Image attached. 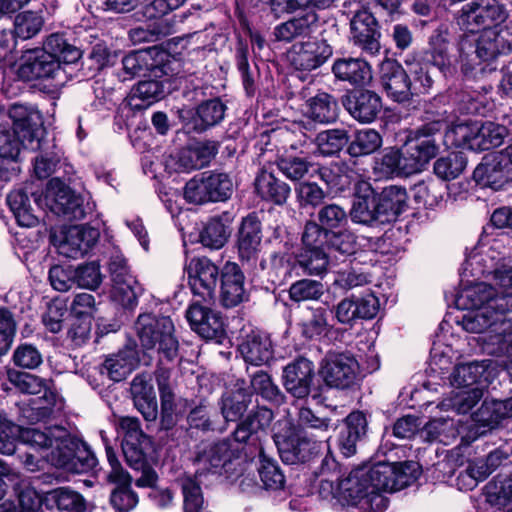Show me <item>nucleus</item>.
<instances>
[{"label": "nucleus", "instance_id": "obj_1", "mask_svg": "<svg viewBox=\"0 0 512 512\" xmlns=\"http://www.w3.org/2000/svg\"><path fill=\"white\" fill-rule=\"evenodd\" d=\"M462 276L492 274L493 284L478 282L462 288L455 304L470 310L457 320L465 331L480 334L488 354L512 352V266L493 268V257L483 247L471 250L462 265Z\"/></svg>", "mask_w": 512, "mask_h": 512}, {"label": "nucleus", "instance_id": "obj_2", "mask_svg": "<svg viewBox=\"0 0 512 512\" xmlns=\"http://www.w3.org/2000/svg\"><path fill=\"white\" fill-rule=\"evenodd\" d=\"M20 440L36 450L46 452L53 466L72 473H86L96 465L95 456L62 427L21 428L0 413V452L12 455Z\"/></svg>", "mask_w": 512, "mask_h": 512}, {"label": "nucleus", "instance_id": "obj_3", "mask_svg": "<svg viewBox=\"0 0 512 512\" xmlns=\"http://www.w3.org/2000/svg\"><path fill=\"white\" fill-rule=\"evenodd\" d=\"M331 427L329 418L317 416L308 407L298 410L295 422L278 421L273 439L282 461L287 464L307 461L318 451L320 444L328 439Z\"/></svg>", "mask_w": 512, "mask_h": 512}, {"label": "nucleus", "instance_id": "obj_4", "mask_svg": "<svg viewBox=\"0 0 512 512\" xmlns=\"http://www.w3.org/2000/svg\"><path fill=\"white\" fill-rule=\"evenodd\" d=\"M80 50L68 43L63 35L51 34L42 48L29 49L20 58L18 74L25 80H49L55 88L63 86L68 75L65 66L76 63Z\"/></svg>", "mask_w": 512, "mask_h": 512}, {"label": "nucleus", "instance_id": "obj_5", "mask_svg": "<svg viewBox=\"0 0 512 512\" xmlns=\"http://www.w3.org/2000/svg\"><path fill=\"white\" fill-rule=\"evenodd\" d=\"M505 126L494 122H458L447 129L445 141L475 152L500 146L507 136Z\"/></svg>", "mask_w": 512, "mask_h": 512}, {"label": "nucleus", "instance_id": "obj_6", "mask_svg": "<svg viewBox=\"0 0 512 512\" xmlns=\"http://www.w3.org/2000/svg\"><path fill=\"white\" fill-rule=\"evenodd\" d=\"M135 329L145 350H157L171 361L178 355V341L174 336V325L169 317H156L141 314L135 323Z\"/></svg>", "mask_w": 512, "mask_h": 512}, {"label": "nucleus", "instance_id": "obj_7", "mask_svg": "<svg viewBox=\"0 0 512 512\" xmlns=\"http://www.w3.org/2000/svg\"><path fill=\"white\" fill-rule=\"evenodd\" d=\"M509 17L506 5L499 0H471L457 12L455 20L467 33H477L502 25Z\"/></svg>", "mask_w": 512, "mask_h": 512}, {"label": "nucleus", "instance_id": "obj_8", "mask_svg": "<svg viewBox=\"0 0 512 512\" xmlns=\"http://www.w3.org/2000/svg\"><path fill=\"white\" fill-rule=\"evenodd\" d=\"M364 468L371 485V494L375 491H399L414 483L420 475L419 464L413 461L402 463L378 462Z\"/></svg>", "mask_w": 512, "mask_h": 512}, {"label": "nucleus", "instance_id": "obj_9", "mask_svg": "<svg viewBox=\"0 0 512 512\" xmlns=\"http://www.w3.org/2000/svg\"><path fill=\"white\" fill-rule=\"evenodd\" d=\"M439 121L423 125L411 132L404 145V167L406 175L421 172L438 153L433 135L442 128Z\"/></svg>", "mask_w": 512, "mask_h": 512}, {"label": "nucleus", "instance_id": "obj_10", "mask_svg": "<svg viewBox=\"0 0 512 512\" xmlns=\"http://www.w3.org/2000/svg\"><path fill=\"white\" fill-rule=\"evenodd\" d=\"M44 203L51 212L68 220L84 219L93 209L83 196L76 194L59 178H52L48 182Z\"/></svg>", "mask_w": 512, "mask_h": 512}, {"label": "nucleus", "instance_id": "obj_11", "mask_svg": "<svg viewBox=\"0 0 512 512\" xmlns=\"http://www.w3.org/2000/svg\"><path fill=\"white\" fill-rule=\"evenodd\" d=\"M99 236V230L90 226H63L51 229L50 242L60 255L77 259L96 244Z\"/></svg>", "mask_w": 512, "mask_h": 512}, {"label": "nucleus", "instance_id": "obj_12", "mask_svg": "<svg viewBox=\"0 0 512 512\" xmlns=\"http://www.w3.org/2000/svg\"><path fill=\"white\" fill-rule=\"evenodd\" d=\"M320 374L328 386L348 389L356 384L359 364L350 353L330 352L321 362Z\"/></svg>", "mask_w": 512, "mask_h": 512}, {"label": "nucleus", "instance_id": "obj_13", "mask_svg": "<svg viewBox=\"0 0 512 512\" xmlns=\"http://www.w3.org/2000/svg\"><path fill=\"white\" fill-rule=\"evenodd\" d=\"M185 270L194 297H198V301L210 303L215 295L218 267L206 257H196L186 264Z\"/></svg>", "mask_w": 512, "mask_h": 512}, {"label": "nucleus", "instance_id": "obj_14", "mask_svg": "<svg viewBox=\"0 0 512 512\" xmlns=\"http://www.w3.org/2000/svg\"><path fill=\"white\" fill-rule=\"evenodd\" d=\"M218 153V145L214 141L196 143L179 151L176 155H169L164 161L165 169L169 173L190 172L207 166Z\"/></svg>", "mask_w": 512, "mask_h": 512}, {"label": "nucleus", "instance_id": "obj_15", "mask_svg": "<svg viewBox=\"0 0 512 512\" xmlns=\"http://www.w3.org/2000/svg\"><path fill=\"white\" fill-rule=\"evenodd\" d=\"M237 448L232 446L230 440L204 443L197 452L195 464L196 477L202 478L206 474H220L228 464L237 457Z\"/></svg>", "mask_w": 512, "mask_h": 512}, {"label": "nucleus", "instance_id": "obj_16", "mask_svg": "<svg viewBox=\"0 0 512 512\" xmlns=\"http://www.w3.org/2000/svg\"><path fill=\"white\" fill-rule=\"evenodd\" d=\"M9 382L20 392L26 394H43L46 406L43 407L46 414L62 410L64 403L58 394L52 389V380L39 377L34 374L8 370Z\"/></svg>", "mask_w": 512, "mask_h": 512}, {"label": "nucleus", "instance_id": "obj_17", "mask_svg": "<svg viewBox=\"0 0 512 512\" xmlns=\"http://www.w3.org/2000/svg\"><path fill=\"white\" fill-rule=\"evenodd\" d=\"M13 130L22 136V141L32 151L40 148L39 130L42 124L40 112L30 105L14 103L8 109Z\"/></svg>", "mask_w": 512, "mask_h": 512}, {"label": "nucleus", "instance_id": "obj_18", "mask_svg": "<svg viewBox=\"0 0 512 512\" xmlns=\"http://www.w3.org/2000/svg\"><path fill=\"white\" fill-rule=\"evenodd\" d=\"M332 53V47L326 40H308L294 44L289 59L296 70L312 71L322 66Z\"/></svg>", "mask_w": 512, "mask_h": 512}, {"label": "nucleus", "instance_id": "obj_19", "mask_svg": "<svg viewBox=\"0 0 512 512\" xmlns=\"http://www.w3.org/2000/svg\"><path fill=\"white\" fill-rule=\"evenodd\" d=\"M510 418H512V397L505 400L486 399L472 414L475 432L478 436L500 428L504 421Z\"/></svg>", "mask_w": 512, "mask_h": 512}, {"label": "nucleus", "instance_id": "obj_20", "mask_svg": "<svg viewBox=\"0 0 512 512\" xmlns=\"http://www.w3.org/2000/svg\"><path fill=\"white\" fill-rule=\"evenodd\" d=\"M315 377L312 361L300 357L287 364L283 369L282 382L292 397L304 399L309 396Z\"/></svg>", "mask_w": 512, "mask_h": 512}, {"label": "nucleus", "instance_id": "obj_21", "mask_svg": "<svg viewBox=\"0 0 512 512\" xmlns=\"http://www.w3.org/2000/svg\"><path fill=\"white\" fill-rule=\"evenodd\" d=\"M9 485L15 486L18 499L16 512H38L41 499L36 490L29 483L20 481V475L0 461V500L6 494Z\"/></svg>", "mask_w": 512, "mask_h": 512}, {"label": "nucleus", "instance_id": "obj_22", "mask_svg": "<svg viewBox=\"0 0 512 512\" xmlns=\"http://www.w3.org/2000/svg\"><path fill=\"white\" fill-rule=\"evenodd\" d=\"M352 42L369 54H375L380 49V31L378 22L371 12L362 8L350 20Z\"/></svg>", "mask_w": 512, "mask_h": 512}, {"label": "nucleus", "instance_id": "obj_23", "mask_svg": "<svg viewBox=\"0 0 512 512\" xmlns=\"http://www.w3.org/2000/svg\"><path fill=\"white\" fill-rule=\"evenodd\" d=\"M473 178L479 185L497 191L512 182V170L499 152L491 153L475 168Z\"/></svg>", "mask_w": 512, "mask_h": 512}, {"label": "nucleus", "instance_id": "obj_24", "mask_svg": "<svg viewBox=\"0 0 512 512\" xmlns=\"http://www.w3.org/2000/svg\"><path fill=\"white\" fill-rule=\"evenodd\" d=\"M321 488L328 489L334 497L345 500L349 505H356L358 501L368 495L371 488L365 468L352 470L349 475L334 484L332 481L322 480Z\"/></svg>", "mask_w": 512, "mask_h": 512}, {"label": "nucleus", "instance_id": "obj_25", "mask_svg": "<svg viewBox=\"0 0 512 512\" xmlns=\"http://www.w3.org/2000/svg\"><path fill=\"white\" fill-rule=\"evenodd\" d=\"M166 57L167 53L156 46L127 54L122 59V80L145 76L147 72H153L156 75V71Z\"/></svg>", "mask_w": 512, "mask_h": 512}, {"label": "nucleus", "instance_id": "obj_26", "mask_svg": "<svg viewBox=\"0 0 512 512\" xmlns=\"http://www.w3.org/2000/svg\"><path fill=\"white\" fill-rule=\"evenodd\" d=\"M380 81L387 96L395 102H406L414 95L407 71L397 62L387 61L381 66Z\"/></svg>", "mask_w": 512, "mask_h": 512}, {"label": "nucleus", "instance_id": "obj_27", "mask_svg": "<svg viewBox=\"0 0 512 512\" xmlns=\"http://www.w3.org/2000/svg\"><path fill=\"white\" fill-rule=\"evenodd\" d=\"M261 240V223L255 214H249L242 220L237 246L240 259L250 267L257 263Z\"/></svg>", "mask_w": 512, "mask_h": 512}, {"label": "nucleus", "instance_id": "obj_28", "mask_svg": "<svg viewBox=\"0 0 512 512\" xmlns=\"http://www.w3.org/2000/svg\"><path fill=\"white\" fill-rule=\"evenodd\" d=\"M195 301L187 312L186 318L191 328L205 339H216L224 333V322L220 314Z\"/></svg>", "mask_w": 512, "mask_h": 512}, {"label": "nucleus", "instance_id": "obj_29", "mask_svg": "<svg viewBox=\"0 0 512 512\" xmlns=\"http://www.w3.org/2000/svg\"><path fill=\"white\" fill-rule=\"evenodd\" d=\"M343 106L348 113L361 123L374 121L382 108L381 98L369 90L355 91L346 95Z\"/></svg>", "mask_w": 512, "mask_h": 512}, {"label": "nucleus", "instance_id": "obj_30", "mask_svg": "<svg viewBox=\"0 0 512 512\" xmlns=\"http://www.w3.org/2000/svg\"><path fill=\"white\" fill-rule=\"evenodd\" d=\"M247 299L245 277L234 262H227L221 272V302L227 308L236 307Z\"/></svg>", "mask_w": 512, "mask_h": 512}, {"label": "nucleus", "instance_id": "obj_31", "mask_svg": "<svg viewBox=\"0 0 512 512\" xmlns=\"http://www.w3.org/2000/svg\"><path fill=\"white\" fill-rule=\"evenodd\" d=\"M380 215L384 226L396 222L399 216L408 209V194L405 187L389 185L376 193Z\"/></svg>", "mask_w": 512, "mask_h": 512}, {"label": "nucleus", "instance_id": "obj_32", "mask_svg": "<svg viewBox=\"0 0 512 512\" xmlns=\"http://www.w3.org/2000/svg\"><path fill=\"white\" fill-rule=\"evenodd\" d=\"M318 22L319 15L316 11L309 10L300 16L278 24L274 28L273 35L276 41L289 43L298 37L312 34L316 30Z\"/></svg>", "mask_w": 512, "mask_h": 512}, {"label": "nucleus", "instance_id": "obj_33", "mask_svg": "<svg viewBox=\"0 0 512 512\" xmlns=\"http://www.w3.org/2000/svg\"><path fill=\"white\" fill-rule=\"evenodd\" d=\"M449 27L441 24L429 38V48L425 52V60L445 72L451 66V55L449 52Z\"/></svg>", "mask_w": 512, "mask_h": 512}, {"label": "nucleus", "instance_id": "obj_34", "mask_svg": "<svg viewBox=\"0 0 512 512\" xmlns=\"http://www.w3.org/2000/svg\"><path fill=\"white\" fill-rule=\"evenodd\" d=\"M255 191L257 195L275 205H283L289 195L290 187L285 182L276 178L272 172L262 169L255 178Z\"/></svg>", "mask_w": 512, "mask_h": 512}, {"label": "nucleus", "instance_id": "obj_35", "mask_svg": "<svg viewBox=\"0 0 512 512\" xmlns=\"http://www.w3.org/2000/svg\"><path fill=\"white\" fill-rule=\"evenodd\" d=\"M332 71L335 77L352 85H365L372 75L369 64L360 58H340L335 60Z\"/></svg>", "mask_w": 512, "mask_h": 512}, {"label": "nucleus", "instance_id": "obj_36", "mask_svg": "<svg viewBox=\"0 0 512 512\" xmlns=\"http://www.w3.org/2000/svg\"><path fill=\"white\" fill-rule=\"evenodd\" d=\"M240 352L247 363L259 366L272 358V343L267 335L252 332L240 345Z\"/></svg>", "mask_w": 512, "mask_h": 512}, {"label": "nucleus", "instance_id": "obj_37", "mask_svg": "<svg viewBox=\"0 0 512 512\" xmlns=\"http://www.w3.org/2000/svg\"><path fill=\"white\" fill-rule=\"evenodd\" d=\"M298 326L301 335L306 339L313 340L327 336L331 329L329 312L323 307L307 308Z\"/></svg>", "mask_w": 512, "mask_h": 512}, {"label": "nucleus", "instance_id": "obj_38", "mask_svg": "<svg viewBox=\"0 0 512 512\" xmlns=\"http://www.w3.org/2000/svg\"><path fill=\"white\" fill-rule=\"evenodd\" d=\"M366 426L367 421L362 412H352L347 416L345 427L339 436V447L345 457L356 452V443L365 434Z\"/></svg>", "mask_w": 512, "mask_h": 512}, {"label": "nucleus", "instance_id": "obj_39", "mask_svg": "<svg viewBox=\"0 0 512 512\" xmlns=\"http://www.w3.org/2000/svg\"><path fill=\"white\" fill-rule=\"evenodd\" d=\"M164 94V86L160 81H140L130 90L128 104L132 109L142 110L161 100Z\"/></svg>", "mask_w": 512, "mask_h": 512}, {"label": "nucleus", "instance_id": "obj_40", "mask_svg": "<svg viewBox=\"0 0 512 512\" xmlns=\"http://www.w3.org/2000/svg\"><path fill=\"white\" fill-rule=\"evenodd\" d=\"M506 34H508L507 31L483 30L476 45L477 56L483 61H488L494 59L499 54L509 52L511 44L507 42Z\"/></svg>", "mask_w": 512, "mask_h": 512}, {"label": "nucleus", "instance_id": "obj_41", "mask_svg": "<svg viewBox=\"0 0 512 512\" xmlns=\"http://www.w3.org/2000/svg\"><path fill=\"white\" fill-rule=\"evenodd\" d=\"M246 393L249 398L256 394L276 405H281L285 401L283 392L274 383L270 374L263 370H258L250 376V386L246 388Z\"/></svg>", "mask_w": 512, "mask_h": 512}, {"label": "nucleus", "instance_id": "obj_42", "mask_svg": "<svg viewBox=\"0 0 512 512\" xmlns=\"http://www.w3.org/2000/svg\"><path fill=\"white\" fill-rule=\"evenodd\" d=\"M308 116L316 122L328 124L338 117V104L335 98L326 92H317L307 99Z\"/></svg>", "mask_w": 512, "mask_h": 512}, {"label": "nucleus", "instance_id": "obj_43", "mask_svg": "<svg viewBox=\"0 0 512 512\" xmlns=\"http://www.w3.org/2000/svg\"><path fill=\"white\" fill-rule=\"evenodd\" d=\"M486 502L499 508L512 502V471L493 477L484 487Z\"/></svg>", "mask_w": 512, "mask_h": 512}, {"label": "nucleus", "instance_id": "obj_44", "mask_svg": "<svg viewBox=\"0 0 512 512\" xmlns=\"http://www.w3.org/2000/svg\"><path fill=\"white\" fill-rule=\"evenodd\" d=\"M225 111L226 106L218 98L202 102L193 117L194 129L202 132L219 124L224 119Z\"/></svg>", "mask_w": 512, "mask_h": 512}, {"label": "nucleus", "instance_id": "obj_45", "mask_svg": "<svg viewBox=\"0 0 512 512\" xmlns=\"http://www.w3.org/2000/svg\"><path fill=\"white\" fill-rule=\"evenodd\" d=\"M379 205L376 201V195L370 199L353 200L350 209V218L352 222L371 228L383 227L382 217L379 214Z\"/></svg>", "mask_w": 512, "mask_h": 512}, {"label": "nucleus", "instance_id": "obj_46", "mask_svg": "<svg viewBox=\"0 0 512 512\" xmlns=\"http://www.w3.org/2000/svg\"><path fill=\"white\" fill-rule=\"evenodd\" d=\"M137 364L138 359L135 350L127 348L107 358L103 368L111 380L118 382L130 374Z\"/></svg>", "mask_w": 512, "mask_h": 512}, {"label": "nucleus", "instance_id": "obj_47", "mask_svg": "<svg viewBox=\"0 0 512 512\" xmlns=\"http://www.w3.org/2000/svg\"><path fill=\"white\" fill-rule=\"evenodd\" d=\"M487 366L484 362H470L457 365L450 378L454 388L469 389L479 386L481 379L486 372Z\"/></svg>", "mask_w": 512, "mask_h": 512}, {"label": "nucleus", "instance_id": "obj_48", "mask_svg": "<svg viewBox=\"0 0 512 512\" xmlns=\"http://www.w3.org/2000/svg\"><path fill=\"white\" fill-rule=\"evenodd\" d=\"M317 173L325 184L335 191H344L351 182L349 166L342 161L331 162L327 166L317 168Z\"/></svg>", "mask_w": 512, "mask_h": 512}, {"label": "nucleus", "instance_id": "obj_49", "mask_svg": "<svg viewBox=\"0 0 512 512\" xmlns=\"http://www.w3.org/2000/svg\"><path fill=\"white\" fill-rule=\"evenodd\" d=\"M7 203L20 226L34 227L38 223V217L33 213L29 197L22 190L10 192Z\"/></svg>", "mask_w": 512, "mask_h": 512}, {"label": "nucleus", "instance_id": "obj_50", "mask_svg": "<svg viewBox=\"0 0 512 512\" xmlns=\"http://www.w3.org/2000/svg\"><path fill=\"white\" fill-rule=\"evenodd\" d=\"M407 74L413 78L412 88L414 94L425 93L433 84L428 67L429 62L420 55L408 56L405 60Z\"/></svg>", "mask_w": 512, "mask_h": 512}, {"label": "nucleus", "instance_id": "obj_51", "mask_svg": "<svg viewBox=\"0 0 512 512\" xmlns=\"http://www.w3.org/2000/svg\"><path fill=\"white\" fill-rule=\"evenodd\" d=\"M381 146L382 137L379 132L374 129L365 128L356 132L347 151L352 157H360L374 153Z\"/></svg>", "mask_w": 512, "mask_h": 512}, {"label": "nucleus", "instance_id": "obj_52", "mask_svg": "<svg viewBox=\"0 0 512 512\" xmlns=\"http://www.w3.org/2000/svg\"><path fill=\"white\" fill-rule=\"evenodd\" d=\"M458 431L453 419L437 418L430 420L421 430L420 436L429 442L439 441L449 444Z\"/></svg>", "mask_w": 512, "mask_h": 512}, {"label": "nucleus", "instance_id": "obj_53", "mask_svg": "<svg viewBox=\"0 0 512 512\" xmlns=\"http://www.w3.org/2000/svg\"><path fill=\"white\" fill-rule=\"evenodd\" d=\"M404 165L403 151L389 148L375 161L374 172L383 177L407 176Z\"/></svg>", "mask_w": 512, "mask_h": 512}, {"label": "nucleus", "instance_id": "obj_54", "mask_svg": "<svg viewBox=\"0 0 512 512\" xmlns=\"http://www.w3.org/2000/svg\"><path fill=\"white\" fill-rule=\"evenodd\" d=\"M249 396L246 388L238 387L222 397L221 413L226 421H237L248 408Z\"/></svg>", "mask_w": 512, "mask_h": 512}, {"label": "nucleus", "instance_id": "obj_55", "mask_svg": "<svg viewBox=\"0 0 512 512\" xmlns=\"http://www.w3.org/2000/svg\"><path fill=\"white\" fill-rule=\"evenodd\" d=\"M346 129H328L317 134L315 142L320 154L332 156L339 153L348 143Z\"/></svg>", "mask_w": 512, "mask_h": 512}, {"label": "nucleus", "instance_id": "obj_56", "mask_svg": "<svg viewBox=\"0 0 512 512\" xmlns=\"http://www.w3.org/2000/svg\"><path fill=\"white\" fill-rule=\"evenodd\" d=\"M230 235L229 225L224 223L222 217L211 218L200 233L201 243L211 249L224 246Z\"/></svg>", "mask_w": 512, "mask_h": 512}, {"label": "nucleus", "instance_id": "obj_57", "mask_svg": "<svg viewBox=\"0 0 512 512\" xmlns=\"http://www.w3.org/2000/svg\"><path fill=\"white\" fill-rule=\"evenodd\" d=\"M259 476L266 489L277 490L284 486L285 476L276 460L268 457L264 450L259 453Z\"/></svg>", "mask_w": 512, "mask_h": 512}, {"label": "nucleus", "instance_id": "obj_58", "mask_svg": "<svg viewBox=\"0 0 512 512\" xmlns=\"http://www.w3.org/2000/svg\"><path fill=\"white\" fill-rule=\"evenodd\" d=\"M112 283V299L124 308L132 309L135 307L137 304L138 290L140 287L134 276L113 281Z\"/></svg>", "mask_w": 512, "mask_h": 512}, {"label": "nucleus", "instance_id": "obj_59", "mask_svg": "<svg viewBox=\"0 0 512 512\" xmlns=\"http://www.w3.org/2000/svg\"><path fill=\"white\" fill-rule=\"evenodd\" d=\"M466 158L460 152H452L434 163L435 174L443 180L457 178L466 167Z\"/></svg>", "mask_w": 512, "mask_h": 512}, {"label": "nucleus", "instance_id": "obj_60", "mask_svg": "<svg viewBox=\"0 0 512 512\" xmlns=\"http://www.w3.org/2000/svg\"><path fill=\"white\" fill-rule=\"evenodd\" d=\"M43 24V17L36 12L19 13L14 20L15 36L22 40L30 39L41 31Z\"/></svg>", "mask_w": 512, "mask_h": 512}, {"label": "nucleus", "instance_id": "obj_61", "mask_svg": "<svg viewBox=\"0 0 512 512\" xmlns=\"http://www.w3.org/2000/svg\"><path fill=\"white\" fill-rule=\"evenodd\" d=\"M202 478L186 477L182 480L183 507L184 512H202L204 499L200 485Z\"/></svg>", "mask_w": 512, "mask_h": 512}, {"label": "nucleus", "instance_id": "obj_62", "mask_svg": "<svg viewBox=\"0 0 512 512\" xmlns=\"http://www.w3.org/2000/svg\"><path fill=\"white\" fill-rule=\"evenodd\" d=\"M317 219L327 231L333 232L347 225L348 214L342 206L332 203L320 208Z\"/></svg>", "mask_w": 512, "mask_h": 512}, {"label": "nucleus", "instance_id": "obj_63", "mask_svg": "<svg viewBox=\"0 0 512 512\" xmlns=\"http://www.w3.org/2000/svg\"><path fill=\"white\" fill-rule=\"evenodd\" d=\"M208 186V172L194 176L184 187V198L193 204L212 202Z\"/></svg>", "mask_w": 512, "mask_h": 512}, {"label": "nucleus", "instance_id": "obj_64", "mask_svg": "<svg viewBox=\"0 0 512 512\" xmlns=\"http://www.w3.org/2000/svg\"><path fill=\"white\" fill-rule=\"evenodd\" d=\"M73 279L80 288L96 290L103 280L100 265L94 261L79 265L73 270Z\"/></svg>", "mask_w": 512, "mask_h": 512}]
</instances>
